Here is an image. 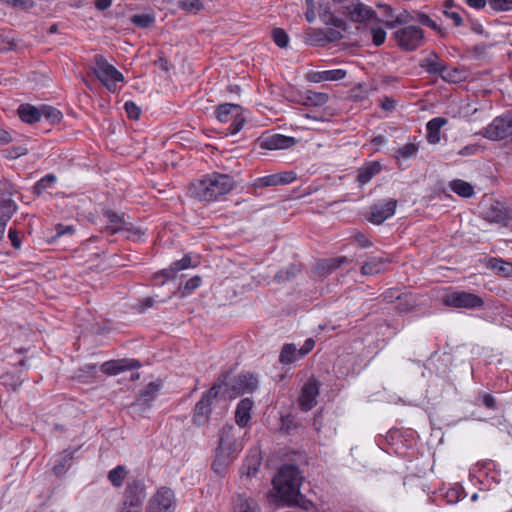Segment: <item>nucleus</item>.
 Listing matches in <instances>:
<instances>
[{"label":"nucleus","mask_w":512,"mask_h":512,"mask_svg":"<svg viewBox=\"0 0 512 512\" xmlns=\"http://www.w3.org/2000/svg\"><path fill=\"white\" fill-rule=\"evenodd\" d=\"M242 449V431L233 426H224L220 432L219 445L212 463L213 471L219 475L223 474Z\"/></svg>","instance_id":"nucleus-1"},{"label":"nucleus","mask_w":512,"mask_h":512,"mask_svg":"<svg viewBox=\"0 0 512 512\" xmlns=\"http://www.w3.org/2000/svg\"><path fill=\"white\" fill-rule=\"evenodd\" d=\"M273 487L278 498L285 504L297 502L300 493L301 476L299 470L293 465L281 467L273 478Z\"/></svg>","instance_id":"nucleus-2"},{"label":"nucleus","mask_w":512,"mask_h":512,"mask_svg":"<svg viewBox=\"0 0 512 512\" xmlns=\"http://www.w3.org/2000/svg\"><path fill=\"white\" fill-rule=\"evenodd\" d=\"M233 180L226 174H212L192 185V193L203 201H211L230 192Z\"/></svg>","instance_id":"nucleus-3"},{"label":"nucleus","mask_w":512,"mask_h":512,"mask_svg":"<svg viewBox=\"0 0 512 512\" xmlns=\"http://www.w3.org/2000/svg\"><path fill=\"white\" fill-rule=\"evenodd\" d=\"M305 2L307 5L305 17L309 23H312L316 19L317 9L318 15L324 24L345 30V22L334 15L335 12L339 11L340 2H337L336 0H319L317 2V7L314 0H305Z\"/></svg>","instance_id":"nucleus-4"},{"label":"nucleus","mask_w":512,"mask_h":512,"mask_svg":"<svg viewBox=\"0 0 512 512\" xmlns=\"http://www.w3.org/2000/svg\"><path fill=\"white\" fill-rule=\"evenodd\" d=\"M95 67L93 69L97 79L112 93L118 90V83L124 82L123 74L101 55L94 58Z\"/></svg>","instance_id":"nucleus-5"},{"label":"nucleus","mask_w":512,"mask_h":512,"mask_svg":"<svg viewBox=\"0 0 512 512\" xmlns=\"http://www.w3.org/2000/svg\"><path fill=\"white\" fill-rule=\"evenodd\" d=\"M216 117L222 123H230L228 133L231 135L238 133L246 120L243 116V109L239 105L231 103L219 105Z\"/></svg>","instance_id":"nucleus-6"},{"label":"nucleus","mask_w":512,"mask_h":512,"mask_svg":"<svg viewBox=\"0 0 512 512\" xmlns=\"http://www.w3.org/2000/svg\"><path fill=\"white\" fill-rule=\"evenodd\" d=\"M441 301L445 306L457 309H477L484 306V301L480 296L465 291L446 293L442 296Z\"/></svg>","instance_id":"nucleus-7"},{"label":"nucleus","mask_w":512,"mask_h":512,"mask_svg":"<svg viewBox=\"0 0 512 512\" xmlns=\"http://www.w3.org/2000/svg\"><path fill=\"white\" fill-rule=\"evenodd\" d=\"M484 136L494 141L512 136V111L495 118L493 122L485 128Z\"/></svg>","instance_id":"nucleus-8"},{"label":"nucleus","mask_w":512,"mask_h":512,"mask_svg":"<svg viewBox=\"0 0 512 512\" xmlns=\"http://www.w3.org/2000/svg\"><path fill=\"white\" fill-rule=\"evenodd\" d=\"M14 186L8 181H0V223L7 224L17 210L13 200Z\"/></svg>","instance_id":"nucleus-9"},{"label":"nucleus","mask_w":512,"mask_h":512,"mask_svg":"<svg viewBox=\"0 0 512 512\" xmlns=\"http://www.w3.org/2000/svg\"><path fill=\"white\" fill-rule=\"evenodd\" d=\"M221 386L220 383H215L196 404L193 420L197 425H203L207 422L212 411V400L218 395Z\"/></svg>","instance_id":"nucleus-10"},{"label":"nucleus","mask_w":512,"mask_h":512,"mask_svg":"<svg viewBox=\"0 0 512 512\" xmlns=\"http://www.w3.org/2000/svg\"><path fill=\"white\" fill-rule=\"evenodd\" d=\"M423 30L411 25L395 32V38L399 46L405 50H415L423 41Z\"/></svg>","instance_id":"nucleus-11"},{"label":"nucleus","mask_w":512,"mask_h":512,"mask_svg":"<svg viewBox=\"0 0 512 512\" xmlns=\"http://www.w3.org/2000/svg\"><path fill=\"white\" fill-rule=\"evenodd\" d=\"M154 512H174L176 498L174 491L169 487H161L149 501Z\"/></svg>","instance_id":"nucleus-12"},{"label":"nucleus","mask_w":512,"mask_h":512,"mask_svg":"<svg viewBox=\"0 0 512 512\" xmlns=\"http://www.w3.org/2000/svg\"><path fill=\"white\" fill-rule=\"evenodd\" d=\"M145 498L146 488L144 483L139 480H133L125 489L123 504L141 510Z\"/></svg>","instance_id":"nucleus-13"},{"label":"nucleus","mask_w":512,"mask_h":512,"mask_svg":"<svg viewBox=\"0 0 512 512\" xmlns=\"http://www.w3.org/2000/svg\"><path fill=\"white\" fill-rule=\"evenodd\" d=\"M315 345V341L309 338L300 349L294 344H285L281 350L279 360L282 364H290L308 354Z\"/></svg>","instance_id":"nucleus-14"},{"label":"nucleus","mask_w":512,"mask_h":512,"mask_svg":"<svg viewBox=\"0 0 512 512\" xmlns=\"http://www.w3.org/2000/svg\"><path fill=\"white\" fill-rule=\"evenodd\" d=\"M320 383L315 378H310L302 387L298 399L299 406L304 411L311 410L316 405L319 395Z\"/></svg>","instance_id":"nucleus-15"},{"label":"nucleus","mask_w":512,"mask_h":512,"mask_svg":"<svg viewBox=\"0 0 512 512\" xmlns=\"http://www.w3.org/2000/svg\"><path fill=\"white\" fill-rule=\"evenodd\" d=\"M397 207V200L389 199L384 202H379L371 207L369 221L373 224H382L386 219L394 215Z\"/></svg>","instance_id":"nucleus-16"},{"label":"nucleus","mask_w":512,"mask_h":512,"mask_svg":"<svg viewBox=\"0 0 512 512\" xmlns=\"http://www.w3.org/2000/svg\"><path fill=\"white\" fill-rule=\"evenodd\" d=\"M482 215L491 223L506 224L509 219L506 207L502 203L492 200L484 204Z\"/></svg>","instance_id":"nucleus-17"},{"label":"nucleus","mask_w":512,"mask_h":512,"mask_svg":"<svg viewBox=\"0 0 512 512\" xmlns=\"http://www.w3.org/2000/svg\"><path fill=\"white\" fill-rule=\"evenodd\" d=\"M296 143L293 137L281 134L267 135L260 138V147L268 150L287 149Z\"/></svg>","instance_id":"nucleus-18"},{"label":"nucleus","mask_w":512,"mask_h":512,"mask_svg":"<svg viewBox=\"0 0 512 512\" xmlns=\"http://www.w3.org/2000/svg\"><path fill=\"white\" fill-rule=\"evenodd\" d=\"M341 8L343 9L342 13L354 22H364L375 16L374 11L362 3H351Z\"/></svg>","instance_id":"nucleus-19"},{"label":"nucleus","mask_w":512,"mask_h":512,"mask_svg":"<svg viewBox=\"0 0 512 512\" xmlns=\"http://www.w3.org/2000/svg\"><path fill=\"white\" fill-rule=\"evenodd\" d=\"M296 180V174L293 171H285L273 175H268L257 180V186L269 187L289 184Z\"/></svg>","instance_id":"nucleus-20"},{"label":"nucleus","mask_w":512,"mask_h":512,"mask_svg":"<svg viewBox=\"0 0 512 512\" xmlns=\"http://www.w3.org/2000/svg\"><path fill=\"white\" fill-rule=\"evenodd\" d=\"M139 366L140 364L137 360H111L102 364L101 370L107 375H116L124 370L137 368Z\"/></svg>","instance_id":"nucleus-21"},{"label":"nucleus","mask_w":512,"mask_h":512,"mask_svg":"<svg viewBox=\"0 0 512 512\" xmlns=\"http://www.w3.org/2000/svg\"><path fill=\"white\" fill-rule=\"evenodd\" d=\"M257 384L258 380L255 376L252 374H243L235 378L233 389L236 391V394L249 393L255 390Z\"/></svg>","instance_id":"nucleus-22"},{"label":"nucleus","mask_w":512,"mask_h":512,"mask_svg":"<svg viewBox=\"0 0 512 512\" xmlns=\"http://www.w3.org/2000/svg\"><path fill=\"white\" fill-rule=\"evenodd\" d=\"M253 407V401L249 398L242 399L236 409L235 419L236 423L240 427H244L247 425L251 418V410Z\"/></svg>","instance_id":"nucleus-23"},{"label":"nucleus","mask_w":512,"mask_h":512,"mask_svg":"<svg viewBox=\"0 0 512 512\" xmlns=\"http://www.w3.org/2000/svg\"><path fill=\"white\" fill-rule=\"evenodd\" d=\"M381 171V165L378 162H369L358 169L357 181L360 185H365Z\"/></svg>","instance_id":"nucleus-24"},{"label":"nucleus","mask_w":512,"mask_h":512,"mask_svg":"<svg viewBox=\"0 0 512 512\" xmlns=\"http://www.w3.org/2000/svg\"><path fill=\"white\" fill-rule=\"evenodd\" d=\"M388 262V259L382 257L370 258L362 265L361 273L366 276L379 274L384 270V266Z\"/></svg>","instance_id":"nucleus-25"},{"label":"nucleus","mask_w":512,"mask_h":512,"mask_svg":"<svg viewBox=\"0 0 512 512\" xmlns=\"http://www.w3.org/2000/svg\"><path fill=\"white\" fill-rule=\"evenodd\" d=\"M447 124V119L443 117H436L427 123V140L431 144H436L440 141V129Z\"/></svg>","instance_id":"nucleus-26"},{"label":"nucleus","mask_w":512,"mask_h":512,"mask_svg":"<svg viewBox=\"0 0 512 512\" xmlns=\"http://www.w3.org/2000/svg\"><path fill=\"white\" fill-rule=\"evenodd\" d=\"M444 62L435 52H430L422 61L420 66L430 74L440 73L444 69Z\"/></svg>","instance_id":"nucleus-27"},{"label":"nucleus","mask_w":512,"mask_h":512,"mask_svg":"<svg viewBox=\"0 0 512 512\" xmlns=\"http://www.w3.org/2000/svg\"><path fill=\"white\" fill-rule=\"evenodd\" d=\"M20 119L26 123L32 124L41 119L40 108H36L30 104H22L18 108Z\"/></svg>","instance_id":"nucleus-28"},{"label":"nucleus","mask_w":512,"mask_h":512,"mask_svg":"<svg viewBox=\"0 0 512 512\" xmlns=\"http://www.w3.org/2000/svg\"><path fill=\"white\" fill-rule=\"evenodd\" d=\"M260 465L261 458L257 452H254L246 458L241 468V475L247 478L254 476L258 472Z\"/></svg>","instance_id":"nucleus-29"},{"label":"nucleus","mask_w":512,"mask_h":512,"mask_svg":"<svg viewBox=\"0 0 512 512\" xmlns=\"http://www.w3.org/2000/svg\"><path fill=\"white\" fill-rule=\"evenodd\" d=\"M105 216L107 217V225L105 229L109 231L111 234L117 233L121 230L126 229V222L123 220L122 216L112 212L106 211Z\"/></svg>","instance_id":"nucleus-30"},{"label":"nucleus","mask_w":512,"mask_h":512,"mask_svg":"<svg viewBox=\"0 0 512 512\" xmlns=\"http://www.w3.org/2000/svg\"><path fill=\"white\" fill-rule=\"evenodd\" d=\"M488 267L496 271L500 276L512 277V263L506 262L502 259L491 258L488 261Z\"/></svg>","instance_id":"nucleus-31"},{"label":"nucleus","mask_w":512,"mask_h":512,"mask_svg":"<svg viewBox=\"0 0 512 512\" xmlns=\"http://www.w3.org/2000/svg\"><path fill=\"white\" fill-rule=\"evenodd\" d=\"M190 266H192L191 258L190 256L186 255L181 260L172 263L169 268L164 269L162 274L166 278H174L179 271L187 269Z\"/></svg>","instance_id":"nucleus-32"},{"label":"nucleus","mask_w":512,"mask_h":512,"mask_svg":"<svg viewBox=\"0 0 512 512\" xmlns=\"http://www.w3.org/2000/svg\"><path fill=\"white\" fill-rule=\"evenodd\" d=\"M449 186L453 192L462 197L469 198L474 194L473 186L460 179L451 181Z\"/></svg>","instance_id":"nucleus-33"},{"label":"nucleus","mask_w":512,"mask_h":512,"mask_svg":"<svg viewBox=\"0 0 512 512\" xmlns=\"http://www.w3.org/2000/svg\"><path fill=\"white\" fill-rule=\"evenodd\" d=\"M236 512H260V508L252 498L239 496L236 503Z\"/></svg>","instance_id":"nucleus-34"},{"label":"nucleus","mask_w":512,"mask_h":512,"mask_svg":"<svg viewBox=\"0 0 512 512\" xmlns=\"http://www.w3.org/2000/svg\"><path fill=\"white\" fill-rule=\"evenodd\" d=\"M127 474V469L122 465H118L108 473V479L114 487H121Z\"/></svg>","instance_id":"nucleus-35"},{"label":"nucleus","mask_w":512,"mask_h":512,"mask_svg":"<svg viewBox=\"0 0 512 512\" xmlns=\"http://www.w3.org/2000/svg\"><path fill=\"white\" fill-rule=\"evenodd\" d=\"M443 80L451 83H457L464 79V73L457 68H448L444 65V69L440 72Z\"/></svg>","instance_id":"nucleus-36"},{"label":"nucleus","mask_w":512,"mask_h":512,"mask_svg":"<svg viewBox=\"0 0 512 512\" xmlns=\"http://www.w3.org/2000/svg\"><path fill=\"white\" fill-rule=\"evenodd\" d=\"M325 29H311L306 35V43L310 45H324L325 40Z\"/></svg>","instance_id":"nucleus-37"},{"label":"nucleus","mask_w":512,"mask_h":512,"mask_svg":"<svg viewBox=\"0 0 512 512\" xmlns=\"http://www.w3.org/2000/svg\"><path fill=\"white\" fill-rule=\"evenodd\" d=\"M177 5L189 13H197L204 9V4L200 0H178Z\"/></svg>","instance_id":"nucleus-38"},{"label":"nucleus","mask_w":512,"mask_h":512,"mask_svg":"<svg viewBox=\"0 0 512 512\" xmlns=\"http://www.w3.org/2000/svg\"><path fill=\"white\" fill-rule=\"evenodd\" d=\"M346 72L342 69L327 70L318 73V81H335L345 77Z\"/></svg>","instance_id":"nucleus-39"},{"label":"nucleus","mask_w":512,"mask_h":512,"mask_svg":"<svg viewBox=\"0 0 512 512\" xmlns=\"http://www.w3.org/2000/svg\"><path fill=\"white\" fill-rule=\"evenodd\" d=\"M56 182V177L53 174L46 175L39 180L34 186V192L39 195Z\"/></svg>","instance_id":"nucleus-40"},{"label":"nucleus","mask_w":512,"mask_h":512,"mask_svg":"<svg viewBox=\"0 0 512 512\" xmlns=\"http://www.w3.org/2000/svg\"><path fill=\"white\" fill-rule=\"evenodd\" d=\"M154 20V17L149 14H137L131 17V22L141 28L149 27Z\"/></svg>","instance_id":"nucleus-41"},{"label":"nucleus","mask_w":512,"mask_h":512,"mask_svg":"<svg viewBox=\"0 0 512 512\" xmlns=\"http://www.w3.org/2000/svg\"><path fill=\"white\" fill-rule=\"evenodd\" d=\"M272 37L274 42L280 48H284L288 45L289 37L288 34L281 28H275L272 31Z\"/></svg>","instance_id":"nucleus-42"},{"label":"nucleus","mask_w":512,"mask_h":512,"mask_svg":"<svg viewBox=\"0 0 512 512\" xmlns=\"http://www.w3.org/2000/svg\"><path fill=\"white\" fill-rule=\"evenodd\" d=\"M418 145L414 143L405 144L403 147L397 150V157H401L403 159H409L413 157L418 152Z\"/></svg>","instance_id":"nucleus-43"},{"label":"nucleus","mask_w":512,"mask_h":512,"mask_svg":"<svg viewBox=\"0 0 512 512\" xmlns=\"http://www.w3.org/2000/svg\"><path fill=\"white\" fill-rule=\"evenodd\" d=\"M41 111V117L44 116L46 119L50 120L51 122H59L62 118V114L59 110L49 107V106H42L40 108Z\"/></svg>","instance_id":"nucleus-44"},{"label":"nucleus","mask_w":512,"mask_h":512,"mask_svg":"<svg viewBox=\"0 0 512 512\" xmlns=\"http://www.w3.org/2000/svg\"><path fill=\"white\" fill-rule=\"evenodd\" d=\"M307 101L314 106H322L328 102V95L325 93L309 92Z\"/></svg>","instance_id":"nucleus-45"},{"label":"nucleus","mask_w":512,"mask_h":512,"mask_svg":"<svg viewBox=\"0 0 512 512\" xmlns=\"http://www.w3.org/2000/svg\"><path fill=\"white\" fill-rule=\"evenodd\" d=\"M28 153V149L24 146H16L3 151L4 157L7 159H17Z\"/></svg>","instance_id":"nucleus-46"},{"label":"nucleus","mask_w":512,"mask_h":512,"mask_svg":"<svg viewBox=\"0 0 512 512\" xmlns=\"http://www.w3.org/2000/svg\"><path fill=\"white\" fill-rule=\"evenodd\" d=\"M160 389V385L154 382L149 383L141 392L144 401H151Z\"/></svg>","instance_id":"nucleus-47"},{"label":"nucleus","mask_w":512,"mask_h":512,"mask_svg":"<svg viewBox=\"0 0 512 512\" xmlns=\"http://www.w3.org/2000/svg\"><path fill=\"white\" fill-rule=\"evenodd\" d=\"M493 10L508 11L512 9V0H487Z\"/></svg>","instance_id":"nucleus-48"},{"label":"nucleus","mask_w":512,"mask_h":512,"mask_svg":"<svg viewBox=\"0 0 512 512\" xmlns=\"http://www.w3.org/2000/svg\"><path fill=\"white\" fill-rule=\"evenodd\" d=\"M95 369L96 365H86L76 372L75 378L82 382L86 381L88 377H94Z\"/></svg>","instance_id":"nucleus-49"},{"label":"nucleus","mask_w":512,"mask_h":512,"mask_svg":"<svg viewBox=\"0 0 512 512\" xmlns=\"http://www.w3.org/2000/svg\"><path fill=\"white\" fill-rule=\"evenodd\" d=\"M296 272H297L296 267L295 266H291V267H289L286 270L279 271L275 275V279L279 283H281V282H284V281L289 280L290 278L294 277L296 275Z\"/></svg>","instance_id":"nucleus-50"},{"label":"nucleus","mask_w":512,"mask_h":512,"mask_svg":"<svg viewBox=\"0 0 512 512\" xmlns=\"http://www.w3.org/2000/svg\"><path fill=\"white\" fill-rule=\"evenodd\" d=\"M125 111L129 118L138 119L141 113L140 108L132 101H128L125 103Z\"/></svg>","instance_id":"nucleus-51"},{"label":"nucleus","mask_w":512,"mask_h":512,"mask_svg":"<svg viewBox=\"0 0 512 512\" xmlns=\"http://www.w3.org/2000/svg\"><path fill=\"white\" fill-rule=\"evenodd\" d=\"M372 40L376 46H380L385 42L386 32L382 28H372Z\"/></svg>","instance_id":"nucleus-52"},{"label":"nucleus","mask_w":512,"mask_h":512,"mask_svg":"<svg viewBox=\"0 0 512 512\" xmlns=\"http://www.w3.org/2000/svg\"><path fill=\"white\" fill-rule=\"evenodd\" d=\"M352 239L361 248H368L372 245V242L361 232L355 233Z\"/></svg>","instance_id":"nucleus-53"},{"label":"nucleus","mask_w":512,"mask_h":512,"mask_svg":"<svg viewBox=\"0 0 512 512\" xmlns=\"http://www.w3.org/2000/svg\"><path fill=\"white\" fill-rule=\"evenodd\" d=\"M325 40H326V43H329V42H334V41H337V40H340L342 38V34L339 30H335V29H326L325 30Z\"/></svg>","instance_id":"nucleus-54"},{"label":"nucleus","mask_w":512,"mask_h":512,"mask_svg":"<svg viewBox=\"0 0 512 512\" xmlns=\"http://www.w3.org/2000/svg\"><path fill=\"white\" fill-rule=\"evenodd\" d=\"M417 20L423 24V25H426V26H429L431 27L432 29L436 30L437 29V24L426 14H423V13H418L417 14Z\"/></svg>","instance_id":"nucleus-55"},{"label":"nucleus","mask_w":512,"mask_h":512,"mask_svg":"<svg viewBox=\"0 0 512 512\" xmlns=\"http://www.w3.org/2000/svg\"><path fill=\"white\" fill-rule=\"evenodd\" d=\"M3 1L12 6L21 7L24 9H27V8H30L33 6L32 0H3Z\"/></svg>","instance_id":"nucleus-56"},{"label":"nucleus","mask_w":512,"mask_h":512,"mask_svg":"<svg viewBox=\"0 0 512 512\" xmlns=\"http://www.w3.org/2000/svg\"><path fill=\"white\" fill-rule=\"evenodd\" d=\"M200 284H201V278L199 276H195L186 282L184 290L191 292V291L195 290L196 288H198L200 286Z\"/></svg>","instance_id":"nucleus-57"},{"label":"nucleus","mask_w":512,"mask_h":512,"mask_svg":"<svg viewBox=\"0 0 512 512\" xmlns=\"http://www.w3.org/2000/svg\"><path fill=\"white\" fill-rule=\"evenodd\" d=\"M443 13L446 17L452 19L456 26L462 25L463 20H462L461 15L458 12L445 10Z\"/></svg>","instance_id":"nucleus-58"},{"label":"nucleus","mask_w":512,"mask_h":512,"mask_svg":"<svg viewBox=\"0 0 512 512\" xmlns=\"http://www.w3.org/2000/svg\"><path fill=\"white\" fill-rule=\"evenodd\" d=\"M347 261L348 260L346 257H338V258L331 259L328 263L329 272L337 269L338 267H340L342 264L346 263Z\"/></svg>","instance_id":"nucleus-59"},{"label":"nucleus","mask_w":512,"mask_h":512,"mask_svg":"<svg viewBox=\"0 0 512 512\" xmlns=\"http://www.w3.org/2000/svg\"><path fill=\"white\" fill-rule=\"evenodd\" d=\"M13 141V137L10 132L0 128V144H8Z\"/></svg>","instance_id":"nucleus-60"},{"label":"nucleus","mask_w":512,"mask_h":512,"mask_svg":"<svg viewBox=\"0 0 512 512\" xmlns=\"http://www.w3.org/2000/svg\"><path fill=\"white\" fill-rule=\"evenodd\" d=\"M483 403L489 409H496V401L495 398L489 394H485L483 396Z\"/></svg>","instance_id":"nucleus-61"},{"label":"nucleus","mask_w":512,"mask_h":512,"mask_svg":"<svg viewBox=\"0 0 512 512\" xmlns=\"http://www.w3.org/2000/svg\"><path fill=\"white\" fill-rule=\"evenodd\" d=\"M8 236H9V239L11 240L12 245H13L15 248H17V249H18V248H20V246H21V242H20V239H19V237H18L17 232H16L15 230L10 229V230H9V235H8Z\"/></svg>","instance_id":"nucleus-62"},{"label":"nucleus","mask_w":512,"mask_h":512,"mask_svg":"<svg viewBox=\"0 0 512 512\" xmlns=\"http://www.w3.org/2000/svg\"><path fill=\"white\" fill-rule=\"evenodd\" d=\"M414 308V305L411 304L408 299H404V303L401 301L399 302V304L397 305V309L401 312H408V311H411L412 309Z\"/></svg>","instance_id":"nucleus-63"},{"label":"nucleus","mask_w":512,"mask_h":512,"mask_svg":"<svg viewBox=\"0 0 512 512\" xmlns=\"http://www.w3.org/2000/svg\"><path fill=\"white\" fill-rule=\"evenodd\" d=\"M381 107L386 111H392L395 108V101L390 98H385L381 103Z\"/></svg>","instance_id":"nucleus-64"}]
</instances>
